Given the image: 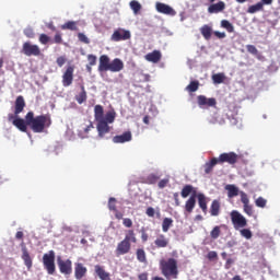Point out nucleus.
Returning a JSON list of instances; mask_svg holds the SVG:
<instances>
[{
	"instance_id": "obj_1",
	"label": "nucleus",
	"mask_w": 280,
	"mask_h": 280,
	"mask_svg": "<svg viewBox=\"0 0 280 280\" xmlns=\"http://www.w3.org/2000/svg\"><path fill=\"white\" fill-rule=\"evenodd\" d=\"M115 112H107L104 116V106H94V119L97 122L96 128L98 137L104 138L105 135H108V132H110V127L108 126V124H113L115 121Z\"/></svg>"
},
{
	"instance_id": "obj_2",
	"label": "nucleus",
	"mask_w": 280,
	"mask_h": 280,
	"mask_svg": "<svg viewBox=\"0 0 280 280\" xmlns=\"http://www.w3.org/2000/svg\"><path fill=\"white\" fill-rule=\"evenodd\" d=\"M25 119L28 128L36 133L45 132L47 128L51 127V116L49 114L34 116V112H28Z\"/></svg>"
},
{
	"instance_id": "obj_3",
	"label": "nucleus",
	"mask_w": 280,
	"mask_h": 280,
	"mask_svg": "<svg viewBox=\"0 0 280 280\" xmlns=\"http://www.w3.org/2000/svg\"><path fill=\"white\" fill-rule=\"evenodd\" d=\"M132 244H137V234L135 230H127L125 233V238L117 244L116 257H121V255H128L132 248Z\"/></svg>"
},
{
	"instance_id": "obj_4",
	"label": "nucleus",
	"mask_w": 280,
	"mask_h": 280,
	"mask_svg": "<svg viewBox=\"0 0 280 280\" xmlns=\"http://www.w3.org/2000/svg\"><path fill=\"white\" fill-rule=\"evenodd\" d=\"M160 270L165 279L171 280L178 279V261L174 258L167 260L162 259L160 261Z\"/></svg>"
},
{
	"instance_id": "obj_5",
	"label": "nucleus",
	"mask_w": 280,
	"mask_h": 280,
	"mask_svg": "<svg viewBox=\"0 0 280 280\" xmlns=\"http://www.w3.org/2000/svg\"><path fill=\"white\" fill-rule=\"evenodd\" d=\"M43 264L48 275H56V252L49 250L43 256Z\"/></svg>"
},
{
	"instance_id": "obj_6",
	"label": "nucleus",
	"mask_w": 280,
	"mask_h": 280,
	"mask_svg": "<svg viewBox=\"0 0 280 280\" xmlns=\"http://www.w3.org/2000/svg\"><path fill=\"white\" fill-rule=\"evenodd\" d=\"M230 218H231L232 224L236 231H238V229H245V226H248V221L237 210H233L230 213Z\"/></svg>"
},
{
	"instance_id": "obj_7",
	"label": "nucleus",
	"mask_w": 280,
	"mask_h": 280,
	"mask_svg": "<svg viewBox=\"0 0 280 280\" xmlns=\"http://www.w3.org/2000/svg\"><path fill=\"white\" fill-rule=\"evenodd\" d=\"M57 266H58L59 272H61V275L69 276V275H71V272H73V262L71 261V259L62 260L61 257H58Z\"/></svg>"
},
{
	"instance_id": "obj_8",
	"label": "nucleus",
	"mask_w": 280,
	"mask_h": 280,
	"mask_svg": "<svg viewBox=\"0 0 280 280\" xmlns=\"http://www.w3.org/2000/svg\"><path fill=\"white\" fill-rule=\"evenodd\" d=\"M219 161V165H223V163H229V165H235L237 161L240 160V155L235 152H229V153H221L219 158H217Z\"/></svg>"
},
{
	"instance_id": "obj_9",
	"label": "nucleus",
	"mask_w": 280,
	"mask_h": 280,
	"mask_svg": "<svg viewBox=\"0 0 280 280\" xmlns=\"http://www.w3.org/2000/svg\"><path fill=\"white\" fill-rule=\"evenodd\" d=\"M73 73H75V66L70 65L66 67L62 74V86H71L73 84Z\"/></svg>"
},
{
	"instance_id": "obj_10",
	"label": "nucleus",
	"mask_w": 280,
	"mask_h": 280,
	"mask_svg": "<svg viewBox=\"0 0 280 280\" xmlns=\"http://www.w3.org/2000/svg\"><path fill=\"white\" fill-rule=\"evenodd\" d=\"M22 54L24 56H40V47L38 45H34L30 42H25L22 46Z\"/></svg>"
},
{
	"instance_id": "obj_11",
	"label": "nucleus",
	"mask_w": 280,
	"mask_h": 280,
	"mask_svg": "<svg viewBox=\"0 0 280 280\" xmlns=\"http://www.w3.org/2000/svg\"><path fill=\"white\" fill-rule=\"evenodd\" d=\"M197 104L200 108H215L218 101L213 97L207 98L205 95L197 96Z\"/></svg>"
},
{
	"instance_id": "obj_12",
	"label": "nucleus",
	"mask_w": 280,
	"mask_h": 280,
	"mask_svg": "<svg viewBox=\"0 0 280 280\" xmlns=\"http://www.w3.org/2000/svg\"><path fill=\"white\" fill-rule=\"evenodd\" d=\"M9 121H12L13 126L21 132H27V119L19 118L14 114H9Z\"/></svg>"
},
{
	"instance_id": "obj_13",
	"label": "nucleus",
	"mask_w": 280,
	"mask_h": 280,
	"mask_svg": "<svg viewBox=\"0 0 280 280\" xmlns=\"http://www.w3.org/2000/svg\"><path fill=\"white\" fill-rule=\"evenodd\" d=\"M131 36L132 35L130 34V31H127L126 28H118L114 31L112 35V40H114V43H119L121 40H130Z\"/></svg>"
},
{
	"instance_id": "obj_14",
	"label": "nucleus",
	"mask_w": 280,
	"mask_h": 280,
	"mask_svg": "<svg viewBox=\"0 0 280 280\" xmlns=\"http://www.w3.org/2000/svg\"><path fill=\"white\" fill-rule=\"evenodd\" d=\"M155 9L160 14H166L168 16H176V11L168 4L156 2Z\"/></svg>"
},
{
	"instance_id": "obj_15",
	"label": "nucleus",
	"mask_w": 280,
	"mask_h": 280,
	"mask_svg": "<svg viewBox=\"0 0 280 280\" xmlns=\"http://www.w3.org/2000/svg\"><path fill=\"white\" fill-rule=\"evenodd\" d=\"M240 196H241V202L243 203L244 212L247 215H253V206H250V199H248V195H246V192L244 191H241Z\"/></svg>"
},
{
	"instance_id": "obj_16",
	"label": "nucleus",
	"mask_w": 280,
	"mask_h": 280,
	"mask_svg": "<svg viewBox=\"0 0 280 280\" xmlns=\"http://www.w3.org/2000/svg\"><path fill=\"white\" fill-rule=\"evenodd\" d=\"M86 272H89V269H86L84 264H82V262L74 264V278L77 280L84 279V277H86Z\"/></svg>"
},
{
	"instance_id": "obj_17",
	"label": "nucleus",
	"mask_w": 280,
	"mask_h": 280,
	"mask_svg": "<svg viewBox=\"0 0 280 280\" xmlns=\"http://www.w3.org/2000/svg\"><path fill=\"white\" fill-rule=\"evenodd\" d=\"M223 10H226V3L224 1H219L217 3H211L208 7L209 14H220Z\"/></svg>"
},
{
	"instance_id": "obj_18",
	"label": "nucleus",
	"mask_w": 280,
	"mask_h": 280,
	"mask_svg": "<svg viewBox=\"0 0 280 280\" xmlns=\"http://www.w3.org/2000/svg\"><path fill=\"white\" fill-rule=\"evenodd\" d=\"M98 71L104 73V71H109L110 69V58L107 55H102L98 59Z\"/></svg>"
},
{
	"instance_id": "obj_19",
	"label": "nucleus",
	"mask_w": 280,
	"mask_h": 280,
	"mask_svg": "<svg viewBox=\"0 0 280 280\" xmlns=\"http://www.w3.org/2000/svg\"><path fill=\"white\" fill-rule=\"evenodd\" d=\"M109 71H112V73H119V71H124V61L119 58H115L109 62Z\"/></svg>"
},
{
	"instance_id": "obj_20",
	"label": "nucleus",
	"mask_w": 280,
	"mask_h": 280,
	"mask_svg": "<svg viewBox=\"0 0 280 280\" xmlns=\"http://www.w3.org/2000/svg\"><path fill=\"white\" fill-rule=\"evenodd\" d=\"M128 141H132V132L130 131H125L122 135L113 138L114 143H128Z\"/></svg>"
},
{
	"instance_id": "obj_21",
	"label": "nucleus",
	"mask_w": 280,
	"mask_h": 280,
	"mask_svg": "<svg viewBox=\"0 0 280 280\" xmlns=\"http://www.w3.org/2000/svg\"><path fill=\"white\" fill-rule=\"evenodd\" d=\"M198 195V189L191 185H185L180 191L182 198H188V196H196Z\"/></svg>"
},
{
	"instance_id": "obj_22",
	"label": "nucleus",
	"mask_w": 280,
	"mask_h": 280,
	"mask_svg": "<svg viewBox=\"0 0 280 280\" xmlns=\"http://www.w3.org/2000/svg\"><path fill=\"white\" fill-rule=\"evenodd\" d=\"M155 247L167 248L170 246V238L164 234H159L154 241Z\"/></svg>"
},
{
	"instance_id": "obj_23",
	"label": "nucleus",
	"mask_w": 280,
	"mask_h": 280,
	"mask_svg": "<svg viewBox=\"0 0 280 280\" xmlns=\"http://www.w3.org/2000/svg\"><path fill=\"white\" fill-rule=\"evenodd\" d=\"M23 110H25V98L20 95L15 100L14 116L19 117Z\"/></svg>"
},
{
	"instance_id": "obj_24",
	"label": "nucleus",
	"mask_w": 280,
	"mask_h": 280,
	"mask_svg": "<svg viewBox=\"0 0 280 280\" xmlns=\"http://www.w3.org/2000/svg\"><path fill=\"white\" fill-rule=\"evenodd\" d=\"M94 272L95 275H97L98 279L101 280H110V273L100 265L94 266Z\"/></svg>"
},
{
	"instance_id": "obj_25",
	"label": "nucleus",
	"mask_w": 280,
	"mask_h": 280,
	"mask_svg": "<svg viewBox=\"0 0 280 280\" xmlns=\"http://www.w3.org/2000/svg\"><path fill=\"white\" fill-rule=\"evenodd\" d=\"M196 198L198 200V205H199V208L201 209L202 213L207 214V211H208V199H207V196H205V194L202 192H199L196 195Z\"/></svg>"
},
{
	"instance_id": "obj_26",
	"label": "nucleus",
	"mask_w": 280,
	"mask_h": 280,
	"mask_svg": "<svg viewBox=\"0 0 280 280\" xmlns=\"http://www.w3.org/2000/svg\"><path fill=\"white\" fill-rule=\"evenodd\" d=\"M144 58L148 62L156 65V62H161L162 55L159 50H153L152 52L147 54Z\"/></svg>"
},
{
	"instance_id": "obj_27",
	"label": "nucleus",
	"mask_w": 280,
	"mask_h": 280,
	"mask_svg": "<svg viewBox=\"0 0 280 280\" xmlns=\"http://www.w3.org/2000/svg\"><path fill=\"white\" fill-rule=\"evenodd\" d=\"M194 209H196V196L192 195L185 202L184 211L185 213H194Z\"/></svg>"
},
{
	"instance_id": "obj_28",
	"label": "nucleus",
	"mask_w": 280,
	"mask_h": 280,
	"mask_svg": "<svg viewBox=\"0 0 280 280\" xmlns=\"http://www.w3.org/2000/svg\"><path fill=\"white\" fill-rule=\"evenodd\" d=\"M225 191H228V198H235L240 196V194H242V191H240V188L234 184H228L225 186Z\"/></svg>"
},
{
	"instance_id": "obj_29",
	"label": "nucleus",
	"mask_w": 280,
	"mask_h": 280,
	"mask_svg": "<svg viewBox=\"0 0 280 280\" xmlns=\"http://www.w3.org/2000/svg\"><path fill=\"white\" fill-rule=\"evenodd\" d=\"M22 259L27 270H31L33 266V261H32V256H30V252H27V247L22 248Z\"/></svg>"
},
{
	"instance_id": "obj_30",
	"label": "nucleus",
	"mask_w": 280,
	"mask_h": 280,
	"mask_svg": "<svg viewBox=\"0 0 280 280\" xmlns=\"http://www.w3.org/2000/svg\"><path fill=\"white\" fill-rule=\"evenodd\" d=\"M220 164L218 158H212L209 162H206L203 165L205 174H211L213 172V167Z\"/></svg>"
},
{
	"instance_id": "obj_31",
	"label": "nucleus",
	"mask_w": 280,
	"mask_h": 280,
	"mask_svg": "<svg viewBox=\"0 0 280 280\" xmlns=\"http://www.w3.org/2000/svg\"><path fill=\"white\" fill-rule=\"evenodd\" d=\"M200 33L206 40H211V35L213 34V28L211 26L205 24L200 27Z\"/></svg>"
},
{
	"instance_id": "obj_32",
	"label": "nucleus",
	"mask_w": 280,
	"mask_h": 280,
	"mask_svg": "<svg viewBox=\"0 0 280 280\" xmlns=\"http://www.w3.org/2000/svg\"><path fill=\"white\" fill-rule=\"evenodd\" d=\"M210 215L218 217L220 215V200L214 199L210 206Z\"/></svg>"
},
{
	"instance_id": "obj_33",
	"label": "nucleus",
	"mask_w": 280,
	"mask_h": 280,
	"mask_svg": "<svg viewBox=\"0 0 280 280\" xmlns=\"http://www.w3.org/2000/svg\"><path fill=\"white\" fill-rule=\"evenodd\" d=\"M80 89L81 92L75 96V101L78 102V104H84V102H86L88 100L86 89L83 84L80 86Z\"/></svg>"
},
{
	"instance_id": "obj_34",
	"label": "nucleus",
	"mask_w": 280,
	"mask_h": 280,
	"mask_svg": "<svg viewBox=\"0 0 280 280\" xmlns=\"http://www.w3.org/2000/svg\"><path fill=\"white\" fill-rule=\"evenodd\" d=\"M172 226H174V220L172 218H164L162 221L163 233H167Z\"/></svg>"
},
{
	"instance_id": "obj_35",
	"label": "nucleus",
	"mask_w": 280,
	"mask_h": 280,
	"mask_svg": "<svg viewBox=\"0 0 280 280\" xmlns=\"http://www.w3.org/2000/svg\"><path fill=\"white\" fill-rule=\"evenodd\" d=\"M61 30H70V32H78V22L68 21L61 25Z\"/></svg>"
},
{
	"instance_id": "obj_36",
	"label": "nucleus",
	"mask_w": 280,
	"mask_h": 280,
	"mask_svg": "<svg viewBox=\"0 0 280 280\" xmlns=\"http://www.w3.org/2000/svg\"><path fill=\"white\" fill-rule=\"evenodd\" d=\"M261 11H264V3L261 2L250 5L247 9L248 14H256V12H261Z\"/></svg>"
},
{
	"instance_id": "obj_37",
	"label": "nucleus",
	"mask_w": 280,
	"mask_h": 280,
	"mask_svg": "<svg viewBox=\"0 0 280 280\" xmlns=\"http://www.w3.org/2000/svg\"><path fill=\"white\" fill-rule=\"evenodd\" d=\"M136 256L138 261H140V264H148V258L145 256V250L143 248L137 249Z\"/></svg>"
},
{
	"instance_id": "obj_38",
	"label": "nucleus",
	"mask_w": 280,
	"mask_h": 280,
	"mask_svg": "<svg viewBox=\"0 0 280 280\" xmlns=\"http://www.w3.org/2000/svg\"><path fill=\"white\" fill-rule=\"evenodd\" d=\"M221 27H223V30H226L229 34H233V32H235V26H233L232 23L229 22V20H222Z\"/></svg>"
},
{
	"instance_id": "obj_39",
	"label": "nucleus",
	"mask_w": 280,
	"mask_h": 280,
	"mask_svg": "<svg viewBox=\"0 0 280 280\" xmlns=\"http://www.w3.org/2000/svg\"><path fill=\"white\" fill-rule=\"evenodd\" d=\"M199 88H200V82H198V81H191V82L186 86V91H188V93H196V91H198Z\"/></svg>"
},
{
	"instance_id": "obj_40",
	"label": "nucleus",
	"mask_w": 280,
	"mask_h": 280,
	"mask_svg": "<svg viewBox=\"0 0 280 280\" xmlns=\"http://www.w3.org/2000/svg\"><path fill=\"white\" fill-rule=\"evenodd\" d=\"M130 9L132 10L133 14H139L141 12V3L137 0H132L130 3Z\"/></svg>"
},
{
	"instance_id": "obj_41",
	"label": "nucleus",
	"mask_w": 280,
	"mask_h": 280,
	"mask_svg": "<svg viewBox=\"0 0 280 280\" xmlns=\"http://www.w3.org/2000/svg\"><path fill=\"white\" fill-rule=\"evenodd\" d=\"M224 80H226V77L224 75V73H215L212 75L213 84H222Z\"/></svg>"
},
{
	"instance_id": "obj_42",
	"label": "nucleus",
	"mask_w": 280,
	"mask_h": 280,
	"mask_svg": "<svg viewBox=\"0 0 280 280\" xmlns=\"http://www.w3.org/2000/svg\"><path fill=\"white\" fill-rule=\"evenodd\" d=\"M220 235H222V230L220 228V225H215L212 231L210 232V237L211 240H218V237H220Z\"/></svg>"
},
{
	"instance_id": "obj_43",
	"label": "nucleus",
	"mask_w": 280,
	"mask_h": 280,
	"mask_svg": "<svg viewBox=\"0 0 280 280\" xmlns=\"http://www.w3.org/2000/svg\"><path fill=\"white\" fill-rule=\"evenodd\" d=\"M267 203L268 200L264 199V197H258L255 201L256 207H259L260 209H264Z\"/></svg>"
},
{
	"instance_id": "obj_44",
	"label": "nucleus",
	"mask_w": 280,
	"mask_h": 280,
	"mask_svg": "<svg viewBox=\"0 0 280 280\" xmlns=\"http://www.w3.org/2000/svg\"><path fill=\"white\" fill-rule=\"evenodd\" d=\"M117 199H115V197H110L108 200V209L109 211H117Z\"/></svg>"
},
{
	"instance_id": "obj_45",
	"label": "nucleus",
	"mask_w": 280,
	"mask_h": 280,
	"mask_svg": "<svg viewBox=\"0 0 280 280\" xmlns=\"http://www.w3.org/2000/svg\"><path fill=\"white\" fill-rule=\"evenodd\" d=\"M242 237H245V240H250L253 237V232L249 229H243L241 230Z\"/></svg>"
},
{
	"instance_id": "obj_46",
	"label": "nucleus",
	"mask_w": 280,
	"mask_h": 280,
	"mask_svg": "<svg viewBox=\"0 0 280 280\" xmlns=\"http://www.w3.org/2000/svg\"><path fill=\"white\" fill-rule=\"evenodd\" d=\"M159 182V176L154 175V174H151L147 177V183L149 185H155V183Z\"/></svg>"
},
{
	"instance_id": "obj_47",
	"label": "nucleus",
	"mask_w": 280,
	"mask_h": 280,
	"mask_svg": "<svg viewBox=\"0 0 280 280\" xmlns=\"http://www.w3.org/2000/svg\"><path fill=\"white\" fill-rule=\"evenodd\" d=\"M50 40H51V37H49V35H47V34L39 35V43L42 45H47V43H49Z\"/></svg>"
},
{
	"instance_id": "obj_48",
	"label": "nucleus",
	"mask_w": 280,
	"mask_h": 280,
	"mask_svg": "<svg viewBox=\"0 0 280 280\" xmlns=\"http://www.w3.org/2000/svg\"><path fill=\"white\" fill-rule=\"evenodd\" d=\"M88 62H89L90 67H95V65H97V56L88 55Z\"/></svg>"
},
{
	"instance_id": "obj_49",
	"label": "nucleus",
	"mask_w": 280,
	"mask_h": 280,
	"mask_svg": "<svg viewBox=\"0 0 280 280\" xmlns=\"http://www.w3.org/2000/svg\"><path fill=\"white\" fill-rule=\"evenodd\" d=\"M78 39L80 40V43H84V45H89V43H91V39H89V37L84 35V33H79Z\"/></svg>"
},
{
	"instance_id": "obj_50",
	"label": "nucleus",
	"mask_w": 280,
	"mask_h": 280,
	"mask_svg": "<svg viewBox=\"0 0 280 280\" xmlns=\"http://www.w3.org/2000/svg\"><path fill=\"white\" fill-rule=\"evenodd\" d=\"M246 49L248 54H253V56H257L259 54V50H257V47H255L254 45H247Z\"/></svg>"
},
{
	"instance_id": "obj_51",
	"label": "nucleus",
	"mask_w": 280,
	"mask_h": 280,
	"mask_svg": "<svg viewBox=\"0 0 280 280\" xmlns=\"http://www.w3.org/2000/svg\"><path fill=\"white\" fill-rule=\"evenodd\" d=\"M56 62L58 67H65V65L67 63V57L60 56L57 58Z\"/></svg>"
},
{
	"instance_id": "obj_52",
	"label": "nucleus",
	"mask_w": 280,
	"mask_h": 280,
	"mask_svg": "<svg viewBox=\"0 0 280 280\" xmlns=\"http://www.w3.org/2000/svg\"><path fill=\"white\" fill-rule=\"evenodd\" d=\"M207 258L209 259V261H215V259H218V252H209Z\"/></svg>"
},
{
	"instance_id": "obj_53",
	"label": "nucleus",
	"mask_w": 280,
	"mask_h": 280,
	"mask_svg": "<svg viewBox=\"0 0 280 280\" xmlns=\"http://www.w3.org/2000/svg\"><path fill=\"white\" fill-rule=\"evenodd\" d=\"M24 35L27 37V38H34V28L32 27H27L24 30Z\"/></svg>"
},
{
	"instance_id": "obj_54",
	"label": "nucleus",
	"mask_w": 280,
	"mask_h": 280,
	"mask_svg": "<svg viewBox=\"0 0 280 280\" xmlns=\"http://www.w3.org/2000/svg\"><path fill=\"white\" fill-rule=\"evenodd\" d=\"M122 224L124 226H126V229H132V219L130 218L122 219Z\"/></svg>"
},
{
	"instance_id": "obj_55",
	"label": "nucleus",
	"mask_w": 280,
	"mask_h": 280,
	"mask_svg": "<svg viewBox=\"0 0 280 280\" xmlns=\"http://www.w3.org/2000/svg\"><path fill=\"white\" fill-rule=\"evenodd\" d=\"M168 183H170V179H167V178L161 179L158 184V187L160 189H165V187H167Z\"/></svg>"
},
{
	"instance_id": "obj_56",
	"label": "nucleus",
	"mask_w": 280,
	"mask_h": 280,
	"mask_svg": "<svg viewBox=\"0 0 280 280\" xmlns=\"http://www.w3.org/2000/svg\"><path fill=\"white\" fill-rule=\"evenodd\" d=\"M54 43H56L57 45L62 44V34H60V32H57V33L55 34Z\"/></svg>"
},
{
	"instance_id": "obj_57",
	"label": "nucleus",
	"mask_w": 280,
	"mask_h": 280,
	"mask_svg": "<svg viewBox=\"0 0 280 280\" xmlns=\"http://www.w3.org/2000/svg\"><path fill=\"white\" fill-rule=\"evenodd\" d=\"M145 214L148 215V218H154L155 214V210L152 207L147 208Z\"/></svg>"
},
{
	"instance_id": "obj_58",
	"label": "nucleus",
	"mask_w": 280,
	"mask_h": 280,
	"mask_svg": "<svg viewBox=\"0 0 280 280\" xmlns=\"http://www.w3.org/2000/svg\"><path fill=\"white\" fill-rule=\"evenodd\" d=\"M213 34L217 36V38H226V33L214 31Z\"/></svg>"
},
{
	"instance_id": "obj_59",
	"label": "nucleus",
	"mask_w": 280,
	"mask_h": 280,
	"mask_svg": "<svg viewBox=\"0 0 280 280\" xmlns=\"http://www.w3.org/2000/svg\"><path fill=\"white\" fill-rule=\"evenodd\" d=\"M175 200V207H180V199L178 198V192L173 194Z\"/></svg>"
},
{
	"instance_id": "obj_60",
	"label": "nucleus",
	"mask_w": 280,
	"mask_h": 280,
	"mask_svg": "<svg viewBox=\"0 0 280 280\" xmlns=\"http://www.w3.org/2000/svg\"><path fill=\"white\" fill-rule=\"evenodd\" d=\"M234 262L235 260H233V258H228L225 262L226 270H229V268H231V266H233Z\"/></svg>"
},
{
	"instance_id": "obj_61",
	"label": "nucleus",
	"mask_w": 280,
	"mask_h": 280,
	"mask_svg": "<svg viewBox=\"0 0 280 280\" xmlns=\"http://www.w3.org/2000/svg\"><path fill=\"white\" fill-rule=\"evenodd\" d=\"M141 240H142L143 243L148 242L149 235L147 234L145 231H142V233H141Z\"/></svg>"
},
{
	"instance_id": "obj_62",
	"label": "nucleus",
	"mask_w": 280,
	"mask_h": 280,
	"mask_svg": "<svg viewBox=\"0 0 280 280\" xmlns=\"http://www.w3.org/2000/svg\"><path fill=\"white\" fill-rule=\"evenodd\" d=\"M115 218H116V220H124V213L116 210L115 211Z\"/></svg>"
},
{
	"instance_id": "obj_63",
	"label": "nucleus",
	"mask_w": 280,
	"mask_h": 280,
	"mask_svg": "<svg viewBox=\"0 0 280 280\" xmlns=\"http://www.w3.org/2000/svg\"><path fill=\"white\" fill-rule=\"evenodd\" d=\"M139 280H148V272H142L138 276Z\"/></svg>"
},
{
	"instance_id": "obj_64",
	"label": "nucleus",
	"mask_w": 280,
	"mask_h": 280,
	"mask_svg": "<svg viewBox=\"0 0 280 280\" xmlns=\"http://www.w3.org/2000/svg\"><path fill=\"white\" fill-rule=\"evenodd\" d=\"M23 237H24V234L22 231L16 232V234H15L16 240H23Z\"/></svg>"
}]
</instances>
